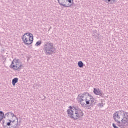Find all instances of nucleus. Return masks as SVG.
<instances>
[{"mask_svg": "<svg viewBox=\"0 0 128 128\" xmlns=\"http://www.w3.org/2000/svg\"><path fill=\"white\" fill-rule=\"evenodd\" d=\"M44 50L46 56H52L54 54H56V48L54 46V44L50 42H45L44 46Z\"/></svg>", "mask_w": 128, "mask_h": 128, "instance_id": "nucleus-2", "label": "nucleus"}, {"mask_svg": "<svg viewBox=\"0 0 128 128\" xmlns=\"http://www.w3.org/2000/svg\"><path fill=\"white\" fill-rule=\"evenodd\" d=\"M79 115L80 116V117L81 118H82V116H84V112L82 111L79 112Z\"/></svg>", "mask_w": 128, "mask_h": 128, "instance_id": "nucleus-22", "label": "nucleus"}, {"mask_svg": "<svg viewBox=\"0 0 128 128\" xmlns=\"http://www.w3.org/2000/svg\"><path fill=\"white\" fill-rule=\"evenodd\" d=\"M19 122H22V120L19 121Z\"/></svg>", "mask_w": 128, "mask_h": 128, "instance_id": "nucleus-31", "label": "nucleus"}, {"mask_svg": "<svg viewBox=\"0 0 128 128\" xmlns=\"http://www.w3.org/2000/svg\"><path fill=\"white\" fill-rule=\"evenodd\" d=\"M24 68V66L22 64L20 65V66H16V65H12L10 66V68H12L14 70H18V72H20V70Z\"/></svg>", "mask_w": 128, "mask_h": 128, "instance_id": "nucleus-6", "label": "nucleus"}, {"mask_svg": "<svg viewBox=\"0 0 128 128\" xmlns=\"http://www.w3.org/2000/svg\"><path fill=\"white\" fill-rule=\"evenodd\" d=\"M78 108H76V107H75L74 106H73V110H76V111Z\"/></svg>", "mask_w": 128, "mask_h": 128, "instance_id": "nucleus-27", "label": "nucleus"}, {"mask_svg": "<svg viewBox=\"0 0 128 128\" xmlns=\"http://www.w3.org/2000/svg\"><path fill=\"white\" fill-rule=\"evenodd\" d=\"M58 2L61 6H64V8H72V4H66L67 3H62V1L60 0Z\"/></svg>", "mask_w": 128, "mask_h": 128, "instance_id": "nucleus-7", "label": "nucleus"}, {"mask_svg": "<svg viewBox=\"0 0 128 128\" xmlns=\"http://www.w3.org/2000/svg\"><path fill=\"white\" fill-rule=\"evenodd\" d=\"M6 116H4V112L2 111H0V122H2V124H4V118H6Z\"/></svg>", "mask_w": 128, "mask_h": 128, "instance_id": "nucleus-10", "label": "nucleus"}, {"mask_svg": "<svg viewBox=\"0 0 128 128\" xmlns=\"http://www.w3.org/2000/svg\"><path fill=\"white\" fill-rule=\"evenodd\" d=\"M78 66L80 68H84V62H82V61H80L78 62Z\"/></svg>", "mask_w": 128, "mask_h": 128, "instance_id": "nucleus-16", "label": "nucleus"}, {"mask_svg": "<svg viewBox=\"0 0 128 128\" xmlns=\"http://www.w3.org/2000/svg\"><path fill=\"white\" fill-rule=\"evenodd\" d=\"M18 82V78H14L12 80V84L13 86H16V84Z\"/></svg>", "mask_w": 128, "mask_h": 128, "instance_id": "nucleus-14", "label": "nucleus"}, {"mask_svg": "<svg viewBox=\"0 0 128 128\" xmlns=\"http://www.w3.org/2000/svg\"><path fill=\"white\" fill-rule=\"evenodd\" d=\"M94 34L93 36H96V38H97V40H98V38H100V34H98V30H94Z\"/></svg>", "mask_w": 128, "mask_h": 128, "instance_id": "nucleus-15", "label": "nucleus"}, {"mask_svg": "<svg viewBox=\"0 0 128 128\" xmlns=\"http://www.w3.org/2000/svg\"><path fill=\"white\" fill-rule=\"evenodd\" d=\"M78 100L83 108H86L88 110H92V108H94L96 104V99L88 92L80 94L78 96Z\"/></svg>", "mask_w": 128, "mask_h": 128, "instance_id": "nucleus-1", "label": "nucleus"}, {"mask_svg": "<svg viewBox=\"0 0 128 128\" xmlns=\"http://www.w3.org/2000/svg\"><path fill=\"white\" fill-rule=\"evenodd\" d=\"M118 126L120 128H128V127L126 125H124V124H122H122L119 125Z\"/></svg>", "mask_w": 128, "mask_h": 128, "instance_id": "nucleus-21", "label": "nucleus"}, {"mask_svg": "<svg viewBox=\"0 0 128 128\" xmlns=\"http://www.w3.org/2000/svg\"><path fill=\"white\" fill-rule=\"evenodd\" d=\"M42 44V41H38L36 44V46H40Z\"/></svg>", "mask_w": 128, "mask_h": 128, "instance_id": "nucleus-19", "label": "nucleus"}, {"mask_svg": "<svg viewBox=\"0 0 128 128\" xmlns=\"http://www.w3.org/2000/svg\"><path fill=\"white\" fill-rule=\"evenodd\" d=\"M22 40L26 46H30L34 42V35L32 33H26L22 36Z\"/></svg>", "mask_w": 128, "mask_h": 128, "instance_id": "nucleus-3", "label": "nucleus"}, {"mask_svg": "<svg viewBox=\"0 0 128 128\" xmlns=\"http://www.w3.org/2000/svg\"><path fill=\"white\" fill-rule=\"evenodd\" d=\"M9 122L6 123V125H4V124H6V120H3V123H2V126L4 128H7L8 126H10L12 128H18L19 126H20V124H18V120H17V123H16L15 124H14V122H16V120H14L13 121L8 120Z\"/></svg>", "mask_w": 128, "mask_h": 128, "instance_id": "nucleus-4", "label": "nucleus"}, {"mask_svg": "<svg viewBox=\"0 0 128 128\" xmlns=\"http://www.w3.org/2000/svg\"><path fill=\"white\" fill-rule=\"evenodd\" d=\"M122 124L124 126L126 124V126L128 128V116L126 118H124L122 120Z\"/></svg>", "mask_w": 128, "mask_h": 128, "instance_id": "nucleus-11", "label": "nucleus"}, {"mask_svg": "<svg viewBox=\"0 0 128 128\" xmlns=\"http://www.w3.org/2000/svg\"><path fill=\"white\" fill-rule=\"evenodd\" d=\"M76 112H82V109L80 108H77V109H76Z\"/></svg>", "mask_w": 128, "mask_h": 128, "instance_id": "nucleus-25", "label": "nucleus"}, {"mask_svg": "<svg viewBox=\"0 0 128 128\" xmlns=\"http://www.w3.org/2000/svg\"><path fill=\"white\" fill-rule=\"evenodd\" d=\"M6 116L8 118H10V116H12V118H16L17 120H18V118H17V116L14 115V114L12 113V112H8L6 114Z\"/></svg>", "mask_w": 128, "mask_h": 128, "instance_id": "nucleus-12", "label": "nucleus"}, {"mask_svg": "<svg viewBox=\"0 0 128 128\" xmlns=\"http://www.w3.org/2000/svg\"><path fill=\"white\" fill-rule=\"evenodd\" d=\"M94 93L96 96H100L103 98H104V93L102 90H100V88L96 89L94 88Z\"/></svg>", "mask_w": 128, "mask_h": 128, "instance_id": "nucleus-5", "label": "nucleus"}, {"mask_svg": "<svg viewBox=\"0 0 128 128\" xmlns=\"http://www.w3.org/2000/svg\"><path fill=\"white\" fill-rule=\"evenodd\" d=\"M104 0L106 2V4H108V2H112V4H114L116 2V0Z\"/></svg>", "mask_w": 128, "mask_h": 128, "instance_id": "nucleus-17", "label": "nucleus"}, {"mask_svg": "<svg viewBox=\"0 0 128 128\" xmlns=\"http://www.w3.org/2000/svg\"><path fill=\"white\" fill-rule=\"evenodd\" d=\"M98 106L99 108H104V103H100L98 104Z\"/></svg>", "mask_w": 128, "mask_h": 128, "instance_id": "nucleus-23", "label": "nucleus"}, {"mask_svg": "<svg viewBox=\"0 0 128 128\" xmlns=\"http://www.w3.org/2000/svg\"><path fill=\"white\" fill-rule=\"evenodd\" d=\"M114 120H116V118H118V120H120V115L118 114V112L114 114Z\"/></svg>", "mask_w": 128, "mask_h": 128, "instance_id": "nucleus-13", "label": "nucleus"}, {"mask_svg": "<svg viewBox=\"0 0 128 128\" xmlns=\"http://www.w3.org/2000/svg\"><path fill=\"white\" fill-rule=\"evenodd\" d=\"M75 114H76V117L74 118H78H78H80L81 117L80 115V112H75Z\"/></svg>", "mask_w": 128, "mask_h": 128, "instance_id": "nucleus-18", "label": "nucleus"}, {"mask_svg": "<svg viewBox=\"0 0 128 128\" xmlns=\"http://www.w3.org/2000/svg\"><path fill=\"white\" fill-rule=\"evenodd\" d=\"M16 66H20V64H16Z\"/></svg>", "mask_w": 128, "mask_h": 128, "instance_id": "nucleus-30", "label": "nucleus"}, {"mask_svg": "<svg viewBox=\"0 0 128 128\" xmlns=\"http://www.w3.org/2000/svg\"><path fill=\"white\" fill-rule=\"evenodd\" d=\"M116 122H118V126H120L122 124V122H120L118 120H115Z\"/></svg>", "mask_w": 128, "mask_h": 128, "instance_id": "nucleus-24", "label": "nucleus"}, {"mask_svg": "<svg viewBox=\"0 0 128 128\" xmlns=\"http://www.w3.org/2000/svg\"><path fill=\"white\" fill-rule=\"evenodd\" d=\"M72 2L71 3L72 4H72V6H74V0H72Z\"/></svg>", "mask_w": 128, "mask_h": 128, "instance_id": "nucleus-29", "label": "nucleus"}, {"mask_svg": "<svg viewBox=\"0 0 128 128\" xmlns=\"http://www.w3.org/2000/svg\"><path fill=\"white\" fill-rule=\"evenodd\" d=\"M117 112L120 114V116H123V118H124L128 116V112H125L124 110H120L119 112Z\"/></svg>", "mask_w": 128, "mask_h": 128, "instance_id": "nucleus-9", "label": "nucleus"}, {"mask_svg": "<svg viewBox=\"0 0 128 128\" xmlns=\"http://www.w3.org/2000/svg\"><path fill=\"white\" fill-rule=\"evenodd\" d=\"M69 108L70 109L68 110L67 112H68V114H70V110H74V108H73V106H70L69 107Z\"/></svg>", "mask_w": 128, "mask_h": 128, "instance_id": "nucleus-20", "label": "nucleus"}, {"mask_svg": "<svg viewBox=\"0 0 128 128\" xmlns=\"http://www.w3.org/2000/svg\"><path fill=\"white\" fill-rule=\"evenodd\" d=\"M16 64H20V60H18L15 62Z\"/></svg>", "mask_w": 128, "mask_h": 128, "instance_id": "nucleus-26", "label": "nucleus"}, {"mask_svg": "<svg viewBox=\"0 0 128 128\" xmlns=\"http://www.w3.org/2000/svg\"><path fill=\"white\" fill-rule=\"evenodd\" d=\"M68 117L70 118L72 120H78V118H74V110H70V114H68Z\"/></svg>", "mask_w": 128, "mask_h": 128, "instance_id": "nucleus-8", "label": "nucleus"}, {"mask_svg": "<svg viewBox=\"0 0 128 128\" xmlns=\"http://www.w3.org/2000/svg\"><path fill=\"white\" fill-rule=\"evenodd\" d=\"M14 62H16L14 61V60L13 62L12 63V64L10 66H14Z\"/></svg>", "mask_w": 128, "mask_h": 128, "instance_id": "nucleus-28", "label": "nucleus"}]
</instances>
